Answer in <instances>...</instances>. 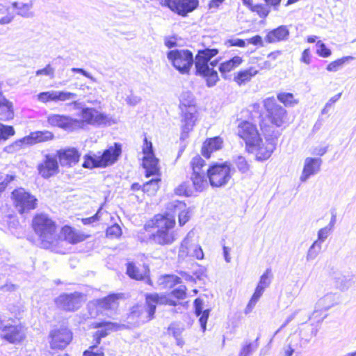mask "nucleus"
Returning <instances> with one entry per match:
<instances>
[{"instance_id": "680f3d73", "label": "nucleus", "mask_w": 356, "mask_h": 356, "mask_svg": "<svg viewBox=\"0 0 356 356\" xmlns=\"http://www.w3.org/2000/svg\"><path fill=\"white\" fill-rule=\"evenodd\" d=\"M331 232L330 228L326 226L320 229L318 232V238L316 241H320V243L322 244L328 238Z\"/></svg>"}, {"instance_id": "49530a36", "label": "nucleus", "mask_w": 356, "mask_h": 356, "mask_svg": "<svg viewBox=\"0 0 356 356\" xmlns=\"http://www.w3.org/2000/svg\"><path fill=\"white\" fill-rule=\"evenodd\" d=\"M277 99L286 106H293L298 103V101L294 99L292 93L280 92L277 94Z\"/></svg>"}, {"instance_id": "dca6fc26", "label": "nucleus", "mask_w": 356, "mask_h": 356, "mask_svg": "<svg viewBox=\"0 0 356 356\" xmlns=\"http://www.w3.org/2000/svg\"><path fill=\"white\" fill-rule=\"evenodd\" d=\"M39 174L44 179H48L58 173L59 166L55 154H47L38 165Z\"/></svg>"}, {"instance_id": "7c9ffc66", "label": "nucleus", "mask_w": 356, "mask_h": 356, "mask_svg": "<svg viewBox=\"0 0 356 356\" xmlns=\"http://www.w3.org/2000/svg\"><path fill=\"white\" fill-rule=\"evenodd\" d=\"M302 340L300 335L293 336L289 344L283 348L282 356H298L297 350L301 349L303 345L305 346L310 341V339H305L302 342Z\"/></svg>"}, {"instance_id": "0eeeda50", "label": "nucleus", "mask_w": 356, "mask_h": 356, "mask_svg": "<svg viewBox=\"0 0 356 356\" xmlns=\"http://www.w3.org/2000/svg\"><path fill=\"white\" fill-rule=\"evenodd\" d=\"M195 232L191 230L181 243L178 257L180 259H185L188 257L202 259L204 253L202 248L195 239Z\"/></svg>"}, {"instance_id": "4be33fe9", "label": "nucleus", "mask_w": 356, "mask_h": 356, "mask_svg": "<svg viewBox=\"0 0 356 356\" xmlns=\"http://www.w3.org/2000/svg\"><path fill=\"white\" fill-rule=\"evenodd\" d=\"M47 121L52 126H57L69 131L76 130L77 126L81 123L77 122V119L58 114L49 115Z\"/></svg>"}, {"instance_id": "603ef678", "label": "nucleus", "mask_w": 356, "mask_h": 356, "mask_svg": "<svg viewBox=\"0 0 356 356\" xmlns=\"http://www.w3.org/2000/svg\"><path fill=\"white\" fill-rule=\"evenodd\" d=\"M234 163L238 170L242 173H246L250 170V165L242 156H237L234 159Z\"/></svg>"}, {"instance_id": "c756f323", "label": "nucleus", "mask_w": 356, "mask_h": 356, "mask_svg": "<svg viewBox=\"0 0 356 356\" xmlns=\"http://www.w3.org/2000/svg\"><path fill=\"white\" fill-rule=\"evenodd\" d=\"M91 327L92 328H100V330L95 332L96 336H99L100 337L104 338L108 335L111 332L122 330L124 327V325L104 321L100 322H94L92 323Z\"/></svg>"}, {"instance_id": "6e6d98bb", "label": "nucleus", "mask_w": 356, "mask_h": 356, "mask_svg": "<svg viewBox=\"0 0 356 356\" xmlns=\"http://www.w3.org/2000/svg\"><path fill=\"white\" fill-rule=\"evenodd\" d=\"M14 134L15 130L12 126H6L0 123V139L6 140Z\"/></svg>"}, {"instance_id": "f03ea898", "label": "nucleus", "mask_w": 356, "mask_h": 356, "mask_svg": "<svg viewBox=\"0 0 356 356\" xmlns=\"http://www.w3.org/2000/svg\"><path fill=\"white\" fill-rule=\"evenodd\" d=\"M33 228L39 236L43 248L49 249L56 245L58 236L55 222L44 213L36 215L33 220Z\"/></svg>"}, {"instance_id": "09e8293b", "label": "nucleus", "mask_w": 356, "mask_h": 356, "mask_svg": "<svg viewBox=\"0 0 356 356\" xmlns=\"http://www.w3.org/2000/svg\"><path fill=\"white\" fill-rule=\"evenodd\" d=\"M322 249V244L320 243V241H314L312 245L309 247L306 259L307 261H312L315 259L317 256L319 254Z\"/></svg>"}, {"instance_id": "8fccbe9b", "label": "nucleus", "mask_w": 356, "mask_h": 356, "mask_svg": "<svg viewBox=\"0 0 356 356\" xmlns=\"http://www.w3.org/2000/svg\"><path fill=\"white\" fill-rule=\"evenodd\" d=\"M160 179L156 178L147 181L143 186V191L149 195H154L159 189Z\"/></svg>"}, {"instance_id": "2f4dec72", "label": "nucleus", "mask_w": 356, "mask_h": 356, "mask_svg": "<svg viewBox=\"0 0 356 356\" xmlns=\"http://www.w3.org/2000/svg\"><path fill=\"white\" fill-rule=\"evenodd\" d=\"M146 303L148 305L150 312H154L157 305H177L175 301L172 300L167 296L159 295L158 293L147 294L146 296Z\"/></svg>"}, {"instance_id": "5701e85b", "label": "nucleus", "mask_w": 356, "mask_h": 356, "mask_svg": "<svg viewBox=\"0 0 356 356\" xmlns=\"http://www.w3.org/2000/svg\"><path fill=\"white\" fill-rule=\"evenodd\" d=\"M55 302L59 308L72 311L79 309L81 305V296L78 293L62 294L56 299Z\"/></svg>"}, {"instance_id": "69168bd1", "label": "nucleus", "mask_w": 356, "mask_h": 356, "mask_svg": "<svg viewBox=\"0 0 356 356\" xmlns=\"http://www.w3.org/2000/svg\"><path fill=\"white\" fill-rule=\"evenodd\" d=\"M175 193L179 195L189 196L191 195V191L187 184L183 183L175 188Z\"/></svg>"}, {"instance_id": "e2e57ef3", "label": "nucleus", "mask_w": 356, "mask_h": 356, "mask_svg": "<svg viewBox=\"0 0 356 356\" xmlns=\"http://www.w3.org/2000/svg\"><path fill=\"white\" fill-rule=\"evenodd\" d=\"M186 287L184 285L179 286L177 289H175L172 291L169 297L171 299V297L177 298V299H184L186 297Z\"/></svg>"}, {"instance_id": "f3484780", "label": "nucleus", "mask_w": 356, "mask_h": 356, "mask_svg": "<svg viewBox=\"0 0 356 356\" xmlns=\"http://www.w3.org/2000/svg\"><path fill=\"white\" fill-rule=\"evenodd\" d=\"M252 145L254 147H249L248 149L250 152L254 153L257 159L259 161L268 159L275 147L273 140H266L263 141L261 137L259 138V141H257Z\"/></svg>"}, {"instance_id": "e433bc0d", "label": "nucleus", "mask_w": 356, "mask_h": 356, "mask_svg": "<svg viewBox=\"0 0 356 356\" xmlns=\"http://www.w3.org/2000/svg\"><path fill=\"white\" fill-rule=\"evenodd\" d=\"M258 73V71L253 67L241 70L234 76V81L239 86L250 81L251 79Z\"/></svg>"}, {"instance_id": "f257e3e1", "label": "nucleus", "mask_w": 356, "mask_h": 356, "mask_svg": "<svg viewBox=\"0 0 356 356\" xmlns=\"http://www.w3.org/2000/svg\"><path fill=\"white\" fill-rule=\"evenodd\" d=\"M152 225L150 222L146 224L144 229L147 230L150 227L157 229L156 232L149 236L154 243L161 245H171L176 241L177 234L172 230L175 225L174 216L169 213L156 215L152 220Z\"/></svg>"}, {"instance_id": "c85d7f7f", "label": "nucleus", "mask_w": 356, "mask_h": 356, "mask_svg": "<svg viewBox=\"0 0 356 356\" xmlns=\"http://www.w3.org/2000/svg\"><path fill=\"white\" fill-rule=\"evenodd\" d=\"M127 273L132 279L142 280L147 278V282L151 284V280L148 278L149 268L146 265L136 266L133 262L127 264Z\"/></svg>"}, {"instance_id": "1a4fd4ad", "label": "nucleus", "mask_w": 356, "mask_h": 356, "mask_svg": "<svg viewBox=\"0 0 356 356\" xmlns=\"http://www.w3.org/2000/svg\"><path fill=\"white\" fill-rule=\"evenodd\" d=\"M161 5L168 8L174 13L186 17L195 10L198 5V0H161Z\"/></svg>"}, {"instance_id": "3c124183", "label": "nucleus", "mask_w": 356, "mask_h": 356, "mask_svg": "<svg viewBox=\"0 0 356 356\" xmlns=\"http://www.w3.org/2000/svg\"><path fill=\"white\" fill-rule=\"evenodd\" d=\"M200 75L206 78L207 85L208 87L214 86L219 80L217 72L213 68L208 70V72L202 73Z\"/></svg>"}, {"instance_id": "f704fd0d", "label": "nucleus", "mask_w": 356, "mask_h": 356, "mask_svg": "<svg viewBox=\"0 0 356 356\" xmlns=\"http://www.w3.org/2000/svg\"><path fill=\"white\" fill-rule=\"evenodd\" d=\"M340 302V296L337 293H327L321 298L316 303V310H329L338 305Z\"/></svg>"}, {"instance_id": "4c0bfd02", "label": "nucleus", "mask_w": 356, "mask_h": 356, "mask_svg": "<svg viewBox=\"0 0 356 356\" xmlns=\"http://www.w3.org/2000/svg\"><path fill=\"white\" fill-rule=\"evenodd\" d=\"M120 296V294H111L103 299L98 300V305L104 309H115L118 305V300Z\"/></svg>"}, {"instance_id": "a211bd4d", "label": "nucleus", "mask_w": 356, "mask_h": 356, "mask_svg": "<svg viewBox=\"0 0 356 356\" xmlns=\"http://www.w3.org/2000/svg\"><path fill=\"white\" fill-rule=\"evenodd\" d=\"M264 104L270 114L272 122L277 127L282 126L286 118V110L280 105L277 104L273 98L266 99Z\"/></svg>"}, {"instance_id": "bb28decb", "label": "nucleus", "mask_w": 356, "mask_h": 356, "mask_svg": "<svg viewBox=\"0 0 356 356\" xmlns=\"http://www.w3.org/2000/svg\"><path fill=\"white\" fill-rule=\"evenodd\" d=\"M321 164L322 159L320 158H306L300 180L305 182L311 176L317 174L320 171Z\"/></svg>"}, {"instance_id": "7ed1b4c3", "label": "nucleus", "mask_w": 356, "mask_h": 356, "mask_svg": "<svg viewBox=\"0 0 356 356\" xmlns=\"http://www.w3.org/2000/svg\"><path fill=\"white\" fill-rule=\"evenodd\" d=\"M79 116L81 119H77V122L81 123L77 126V129H83L86 125H91L93 127H106L111 126L117 123V120L113 118V116L100 112L95 108H81Z\"/></svg>"}, {"instance_id": "9d476101", "label": "nucleus", "mask_w": 356, "mask_h": 356, "mask_svg": "<svg viewBox=\"0 0 356 356\" xmlns=\"http://www.w3.org/2000/svg\"><path fill=\"white\" fill-rule=\"evenodd\" d=\"M193 173L191 179L196 191H202L208 185L205 176V171L202 170L204 165V161L200 156H196L191 161Z\"/></svg>"}, {"instance_id": "72a5a7b5", "label": "nucleus", "mask_w": 356, "mask_h": 356, "mask_svg": "<svg viewBox=\"0 0 356 356\" xmlns=\"http://www.w3.org/2000/svg\"><path fill=\"white\" fill-rule=\"evenodd\" d=\"M223 140L219 136L213 137L206 140L202 147V154L209 159L212 152L222 149Z\"/></svg>"}, {"instance_id": "c9c22d12", "label": "nucleus", "mask_w": 356, "mask_h": 356, "mask_svg": "<svg viewBox=\"0 0 356 356\" xmlns=\"http://www.w3.org/2000/svg\"><path fill=\"white\" fill-rule=\"evenodd\" d=\"M61 235L70 243L75 244L86 239V236L72 227L65 226L62 228Z\"/></svg>"}, {"instance_id": "393cba45", "label": "nucleus", "mask_w": 356, "mask_h": 356, "mask_svg": "<svg viewBox=\"0 0 356 356\" xmlns=\"http://www.w3.org/2000/svg\"><path fill=\"white\" fill-rule=\"evenodd\" d=\"M168 209L172 212V213H168L174 216L175 218L176 214L178 215L180 226L184 225L190 219L191 211L189 208L186 207V204L181 201L176 200L169 203Z\"/></svg>"}, {"instance_id": "aec40b11", "label": "nucleus", "mask_w": 356, "mask_h": 356, "mask_svg": "<svg viewBox=\"0 0 356 356\" xmlns=\"http://www.w3.org/2000/svg\"><path fill=\"white\" fill-rule=\"evenodd\" d=\"M272 280L271 270L268 268L260 277L259 282L255 289L254 293H253L250 300L249 301L247 308L249 310L252 309L260 297L264 293L266 289H267Z\"/></svg>"}, {"instance_id": "f8f14e48", "label": "nucleus", "mask_w": 356, "mask_h": 356, "mask_svg": "<svg viewBox=\"0 0 356 356\" xmlns=\"http://www.w3.org/2000/svg\"><path fill=\"white\" fill-rule=\"evenodd\" d=\"M237 134L245 140L246 147H254L252 145L259 141L260 135L257 127L248 121L240 122L237 127Z\"/></svg>"}, {"instance_id": "412c9836", "label": "nucleus", "mask_w": 356, "mask_h": 356, "mask_svg": "<svg viewBox=\"0 0 356 356\" xmlns=\"http://www.w3.org/2000/svg\"><path fill=\"white\" fill-rule=\"evenodd\" d=\"M218 53L216 49H205L198 51L194 63L196 68V74H200L208 72L211 69L208 65L209 61Z\"/></svg>"}, {"instance_id": "a18cd8bd", "label": "nucleus", "mask_w": 356, "mask_h": 356, "mask_svg": "<svg viewBox=\"0 0 356 356\" xmlns=\"http://www.w3.org/2000/svg\"><path fill=\"white\" fill-rule=\"evenodd\" d=\"M6 14L0 18V25H6L13 21L14 14L10 12V7L0 3V15Z\"/></svg>"}, {"instance_id": "774afa93", "label": "nucleus", "mask_w": 356, "mask_h": 356, "mask_svg": "<svg viewBox=\"0 0 356 356\" xmlns=\"http://www.w3.org/2000/svg\"><path fill=\"white\" fill-rule=\"evenodd\" d=\"M197 316H199L200 314H202L200 316L199 318V323L200 324L201 328L202 330V332H204L207 329V323L209 318V313H195Z\"/></svg>"}, {"instance_id": "a878e982", "label": "nucleus", "mask_w": 356, "mask_h": 356, "mask_svg": "<svg viewBox=\"0 0 356 356\" xmlns=\"http://www.w3.org/2000/svg\"><path fill=\"white\" fill-rule=\"evenodd\" d=\"M55 155L58 158L62 166L67 167H72L76 164L80 158L79 152L74 147L59 149Z\"/></svg>"}, {"instance_id": "338daca9", "label": "nucleus", "mask_w": 356, "mask_h": 356, "mask_svg": "<svg viewBox=\"0 0 356 356\" xmlns=\"http://www.w3.org/2000/svg\"><path fill=\"white\" fill-rule=\"evenodd\" d=\"M35 74L36 76L45 75L53 77L54 74V69L51 66V65L48 64L44 68L37 70L35 72Z\"/></svg>"}, {"instance_id": "6e6552de", "label": "nucleus", "mask_w": 356, "mask_h": 356, "mask_svg": "<svg viewBox=\"0 0 356 356\" xmlns=\"http://www.w3.org/2000/svg\"><path fill=\"white\" fill-rule=\"evenodd\" d=\"M207 177L212 186H222L231 178L230 168L226 163L213 165L207 170Z\"/></svg>"}, {"instance_id": "b1692460", "label": "nucleus", "mask_w": 356, "mask_h": 356, "mask_svg": "<svg viewBox=\"0 0 356 356\" xmlns=\"http://www.w3.org/2000/svg\"><path fill=\"white\" fill-rule=\"evenodd\" d=\"M0 3L10 7V12L14 14L13 19H15V15L24 18H32L35 15L34 12L32 10L33 3L31 1L27 3L13 1L9 4H4L0 1Z\"/></svg>"}, {"instance_id": "ddd939ff", "label": "nucleus", "mask_w": 356, "mask_h": 356, "mask_svg": "<svg viewBox=\"0 0 356 356\" xmlns=\"http://www.w3.org/2000/svg\"><path fill=\"white\" fill-rule=\"evenodd\" d=\"M197 108L195 106H191L185 109L182 108L181 115V140L188 138V134L193 129L197 118Z\"/></svg>"}, {"instance_id": "79ce46f5", "label": "nucleus", "mask_w": 356, "mask_h": 356, "mask_svg": "<svg viewBox=\"0 0 356 356\" xmlns=\"http://www.w3.org/2000/svg\"><path fill=\"white\" fill-rule=\"evenodd\" d=\"M353 283L354 282L352 278L346 276H340L336 278L335 286L341 291H346L352 286Z\"/></svg>"}, {"instance_id": "13d9d810", "label": "nucleus", "mask_w": 356, "mask_h": 356, "mask_svg": "<svg viewBox=\"0 0 356 356\" xmlns=\"http://www.w3.org/2000/svg\"><path fill=\"white\" fill-rule=\"evenodd\" d=\"M83 167L86 168L99 167L97 156H95L94 157L90 156H86L85 161L83 163Z\"/></svg>"}, {"instance_id": "6ab92c4d", "label": "nucleus", "mask_w": 356, "mask_h": 356, "mask_svg": "<svg viewBox=\"0 0 356 356\" xmlns=\"http://www.w3.org/2000/svg\"><path fill=\"white\" fill-rule=\"evenodd\" d=\"M76 97V94L64 90H49L40 92L37 99L44 104L49 102H66Z\"/></svg>"}, {"instance_id": "2eb2a0df", "label": "nucleus", "mask_w": 356, "mask_h": 356, "mask_svg": "<svg viewBox=\"0 0 356 356\" xmlns=\"http://www.w3.org/2000/svg\"><path fill=\"white\" fill-rule=\"evenodd\" d=\"M54 135L50 131H37L32 133L29 136L24 137L19 140H17L8 148L17 151L20 149L24 145H29L38 143L44 142L52 139Z\"/></svg>"}, {"instance_id": "39448f33", "label": "nucleus", "mask_w": 356, "mask_h": 356, "mask_svg": "<svg viewBox=\"0 0 356 356\" xmlns=\"http://www.w3.org/2000/svg\"><path fill=\"white\" fill-rule=\"evenodd\" d=\"M14 321L0 314L1 337L10 343H17L25 338V332L21 325H13Z\"/></svg>"}, {"instance_id": "c03bdc74", "label": "nucleus", "mask_w": 356, "mask_h": 356, "mask_svg": "<svg viewBox=\"0 0 356 356\" xmlns=\"http://www.w3.org/2000/svg\"><path fill=\"white\" fill-rule=\"evenodd\" d=\"M14 116V112L13 109V104L9 102L8 104H5L0 106V120L6 121L13 119Z\"/></svg>"}, {"instance_id": "37998d69", "label": "nucleus", "mask_w": 356, "mask_h": 356, "mask_svg": "<svg viewBox=\"0 0 356 356\" xmlns=\"http://www.w3.org/2000/svg\"><path fill=\"white\" fill-rule=\"evenodd\" d=\"M258 337L254 342L245 341L242 344L238 356H250L258 348L257 341Z\"/></svg>"}, {"instance_id": "cd10ccee", "label": "nucleus", "mask_w": 356, "mask_h": 356, "mask_svg": "<svg viewBox=\"0 0 356 356\" xmlns=\"http://www.w3.org/2000/svg\"><path fill=\"white\" fill-rule=\"evenodd\" d=\"M122 152L121 145L115 143L114 146L109 147L100 156H97L99 159V166L106 167L113 164L117 161Z\"/></svg>"}, {"instance_id": "864d4df0", "label": "nucleus", "mask_w": 356, "mask_h": 356, "mask_svg": "<svg viewBox=\"0 0 356 356\" xmlns=\"http://www.w3.org/2000/svg\"><path fill=\"white\" fill-rule=\"evenodd\" d=\"M341 92H339L334 96L332 97L325 104L323 108L321 110V114L325 115L329 113L330 110L333 107L334 104L341 98Z\"/></svg>"}, {"instance_id": "5fc2aeb1", "label": "nucleus", "mask_w": 356, "mask_h": 356, "mask_svg": "<svg viewBox=\"0 0 356 356\" xmlns=\"http://www.w3.org/2000/svg\"><path fill=\"white\" fill-rule=\"evenodd\" d=\"M316 46L317 47L316 53L320 56H321L323 58H327L331 55V54H332L331 50L330 49L327 48L325 44L321 40H319L316 42Z\"/></svg>"}, {"instance_id": "20e7f679", "label": "nucleus", "mask_w": 356, "mask_h": 356, "mask_svg": "<svg viewBox=\"0 0 356 356\" xmlns=\"http://www.w3.org/2000/svg\"><path fill=\"white\" fill-rule=\"evenodd\" d=\"M167 58L181 74H188L194 63L193 55L187 49H174L168 52Z\"/></svg>"}, {"instance_id": "58836bf2", "label": "nucleus", "mask_w": 356, "mask_h": 356, "mask_svg": "<svg viewBox=\"0 0 356 356\" xmlns=\"http://www.w3.org/2000/svg\"><path fill=\"white\" fill-rule=\"evenodd\" d=\"M243 62V59L240 56H234L229 60L222 63L219 67V70L222 75L229 72L238 67Z\"/></svg>"}, {"instance_id": "4d7b16f0", "label": "nucleus", "mask_w": 356, "mask_h": 356, "mask_svg": "<svg viewBox=\"0 0 356 356\" xmlns=\"http://www.w3.org/2000/svg\"><path fill=\"white\" fill-rule=\"evenodd\" d=\"M122 233V229L118 224H114L106 229V236L111 238H118Z\"/></svg>"}, {"instance_id": "473e14b6", "label": "nucleus", "mask_w": 356, "mask_h": 356, "mask_svg": "<svg viewBox=\"0 0 356 356\" xmlns=\"http://www.w3.org/2000/svg\"><path fill=\"white\" fill-rule=\"evenodd\" d=\"M289 38V30L286 26L282 25L269 31L265 40L268 43H275L280 41L287 40Z\"/></svg>"}, {"instance_id": "0e129e2a", "label": "nucleus", "mask_w": 356, "mask_h": 356, "mask_svg": "<svg viewBox=\"0 0 356 356\" xmlns=\"http://www.w3.org/2000/svg\"><path fill=\"white\" fill-rule=\"evenodd\" d=\"M170 331H172V336L174 337H180L183 331L184 330V325L173 323H171L168 327Z\"/></svg>"}, {"instance_id": "423d86ee", "label": "nucleus", "mask_w": 356, "mask_h": 356, "mask_svg": "<svg viewBox=\"0 0 356 356\" xmlns=\"http://www.w3.org/2000/svg\"><path fill=\"white\" fill-rule=\"evenodd\" d=\"M16 210L23 214L36 208L38 200L23 188L14 190L11 195Z\"/></svg>"}, {"instance_id": "052dcab7", "label": "nucleus", "mask_w": 356, "mask_h": 356, "mask_svg": "<svg viewBox=\"0 0 356 356\" xmlns=\"http://www.w3.org/2000/svg\"><path fill=\"white\" fill-rule=\"evenodd\" d=\"M102 348H98L97 345H93L83 352V356H104Z\"/></svg>"}, {"instance_id": "4468645a", "label": "nucleus", "mask_w": 356, "mask_h": 356, "mask_svg": "<svg viewBox=\"0 0 356 356\" xmlns=\"http://www.w3.org/2000/svg\"><path fill=\"white\" fill-rule=\"evenodd\" d=\"M51 349H64L72 341V333L65 326L54 330L50 333Z\"/></svg>"}, {"instance_id": "9b49d317", "label": "nucleus", "mask_w": 356, "mask_h": 356, "mask_svg": "<svg viewBox=\"0 0 356 356\" xmlns=\"http://www.w3.org/2000/svg\"><path fill=\"white\" fill-rule=\"evenodd\" d=\"M143 153V165L146 170V176L157 175L159 171V160L154 156L152 142L148 141L147 138L144 139Z\"/></svg>"}, {"instance_id": "ea45409f", "label": "nucleus", "mask_w": 356, "mask_h": 356, "mask_svg": "<svg viewBox=\"0 0 356 356\" xmlns=\"http://www.w3.org/2000/svg\"><path fill=\"white\" fill-rule=\"evenodd\" d=\"M181 283V278L173 275H165L159 277L158 280L159 285L163 289H170L176 284Z\"/></svg>"}, {"instance_id": "bf43d9fd", "label": "nucleus", "mask_w": 356, "mask_h": 356, "mask_svg": "<svg viewBox=\"0 0 356 356\" xmlns=\"http://www.w3.org/2000/svg\"><path fill=\"white\" fill-rule=\"evenodd\" d=\"M251 10L257 13L261 17H266L270 12L268 6L261 4L254 5Z\"/></svg>"}, {"instance_id": "a19ab883", "label": "nucleus", "mask_w": 356, "mask_h": 356, "mask_svg": "<svg viewBox=\"0 0 356 356\" xmlns=\"http://www.w3.org/2000/svg\"><path fill=\"white\" fill-rule=\"evenodd\" d=\"M353 60H354L353 56H343L341 58L337 59V60L330 63L327 65L326 70L328 72H336L339 71V70H341L346 63H348L349 61Z\"/></svg>"}, {"instance_id": "de8ad7c7", "label": "nucleus", "mask_w": 356, "mask_h": 356, "mask_svg": "<svg viewBox=\"0 0 356 356\" xmlns=\"http://www.w3.org/2000/svg\"><path fill=\"white\" fill-rule=\"evenodd\" d=\"M191 106H195L194 97L192 92L189 91L184 92L180 96V107L181 109H185Z\"/></svg>"}]
</instances>
